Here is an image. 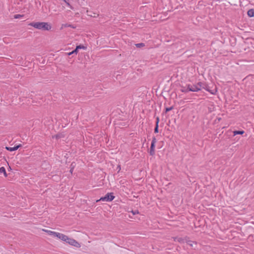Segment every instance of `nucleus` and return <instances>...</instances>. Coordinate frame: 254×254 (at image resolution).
<instances>
[{"instance_id":"nucleus-7","label":"nucleus","mask_w":254,"mask_h":254,"mask_svg":"<svg viewBox=\"0 0 254 254\" xmlns=\"http://www.w3.org/2000/svg\"><path fill=\"white\" fill-rule=\"evenodd\" d=\"M155 144L151 143L149 151V154L151 156H153L155 155Z\"/></svg>"},{"instance_id":"nucleus-8","label":"nucleus","mask_w":254,"mask_h":254,"mask_svg":"<svg viewBox=\"0 0 254 254\" xmlns=\"http://www.w3.org/2000/svg\"><path fill=\"white\" fill-rule=\"evenodd\" d=\"M192 90H191V92H197L200 91V88L197 86V83L195 85H192L191 88Z\"/></svg>"},{"instance_id":"nucleus-24","label":"nucleus","mask_w":254,"mask_h":254,"mask_svg":"<svg viewBox=\"0 0 254 254\" xmlns=\"http://www.w3.org/2000/svg\"><path fill=\"white\" fill-rule=\"evenodd\" d=\"M23 16L21 15H20V14H16V15H14V18H19L21 17H22Z\"/></svg>"},{"instance_id":"nucleus-26","label":"nucleus","mask_w":254,"mask_h":254,"mask_svg":"<svg viewBox=\"0 0 254 254\" xmlns=\"http://www.w3.org/2000/svg\"><path fill=\"white\" fill-rule=\"evenodd\" d=\"M61 136H61V134H56V135L55 136V138H56V139H59V138H61Z\"/></svg>"},{"instance_id":"nucleus-15","label":"nucleus","mask_w":254,"mask_h":254,"mask_svg":"<svg viewBox=\"0 0 254 254\" xmlns=\"http://www.w3.org/2000/svg\"><path fill=\"white\" fill-rule=\"evenodd\" d=\"M74 167H75V163L74 162H72L70 165V169L69 171V172L71 174H72Z\"/></svg>"},{"instance_id":"nucleus-11","label":"nucleus","mask_w":254,"mask_h":254,"mask_svg":"<svg viewBox=\"0 0 254 254\" xmlns=\"http://www.w3.org/2000/svg\"><path fill=\"white\" fill-rule=\"evenodd\" d=\"M1 173H3L4 177H7V176L5 169L4 167H1L0 168V174Z\"/></svg>"},{"instance_id":"nucleus-19","label":"nucleus","mask_w":254,"mask_h":254,"mask_svg":"<svg viewBox=\"0 0 254 254\" xmlns=\"http://www.w3.org/2000/svg\"><path fill=\"white\" fill-rule=\"evenodd\" d=\"M63 26H64V27H71L72 28H75V27H74L73 25L68 24H63Z\"/></svg>"},{"instance_id":"nucleus-4","label":"nucleus","mask_w":254,"mask_h":254,"mask_svg":"<svg viewBox=\"0 0 254 254\" xmlns=\"http://www.w3.org/2000/svg\"><path fill=\"white\" fill-rule=\"evenodd\" d=\"M67 243L69 244V245L74 246L76 248H80V244L77 242L75 240L69 238L68 236L66 239V241H65Z\"/></svg>"},{"instance_id":"nucleus-25","label":"nucleus","mask_w":254,"mask_h":254,"mask_svg":"<svg viewBox=\"0 0 254 254\" xmlns=\"http://www.w3.org/2000/svg\"><path fill=\"white\" fill-rule=\"evenodd\" d=\"M159 118L157 117L156 119L155 125H159Z\"/></svg>"},{"instance_id":"nucleus-2","label":"nucleus","mask_w":254,"mask_h":254,"mask_svg":"<svg viewBox=\"0 0 254 254\" xmlns=\"http://www.w3.org/2000/svg\"><path fill=\"white\" fill-rule=\"evenodd\" d=\"M115 197L113 195V193L108 192L104 196L101 197L99 199L96 200V202H99L101 200L108 202L111 201L115 198Z\"/></svg>"},{"instance_id":"nucleus-28","label":"nucleus","mask_w":254,"mask_h":254,"mask_svg":"<svg viewBox=\"0 0 254 254\" xmlns=\"http://www.w3.org/2000/svg\"><path fill=\"white\" fill-rule=\"evenodd\" d=\"M98 15V14H96V13H94V15H91V16H93L94 17H97V16Z\"/></svg>"},{"instance_id":"nucleus-21","label":"nucleus","mask_w":254,"mask_h":254,"mask_svg":"<svg viewBox=\"0 0 254 254\" xmlns=\"http://www.w3.org/2000/svg\"><path fill=\"white\" fill-rule=\"evenodd\" d=\"M191 85H190V84H187V85H186L187 89H188L189 92V91H191V90H192V89H191Z\"/></svg>"},{"instance_id":"nucleus-23","label":"nucleus","mask_w":254,"mask_h":254,"mask_svg":"<svg viewBox=\"0 0 254 254\" xmlns=\"http://www.w3.org/2000/svg\"><path fill=\"white\" fill-rule=\"evenodd\" d=\"M156 141H157V140H156V139L155 137H153L152 138V140L151 143L155 144Z\"/></svg>"},{"instance_id":"nucleus-31","label":"nucleus","mask_w":254,"mask_h":254,"mask_svg":"<svg viewBox=\"0 0 254 254\" xmlns=\"http://www.w3.org/2000/svg\"><path fill=\"white\" fill-rule=\"evenodd\" d=\"M218 121H220L221 120V118H218Z\"/></svg>"},{"instance_id":"nucleus-17","label":"nucleus","mask_w":254,"mask_h":254,"mask_svg":"<svg viewBox=\"0 0 254 254\" xmlns=\"http://www.w3.org/2000/svg\"><path fill=\"white\" fill-rule=\"evenodd\" d=\"M174 109V107L173 106H171L170 107H167L165 108V113H167V112L171 111L172 110H173Z\"/></svg>"},{"instance_id":"nucleus-18","label":"nucleus","mask_w":254,"mask_h":254,"mask_svg":"<svg viewBox=\"0 0 254 254\" xmlns=\"http://www.w3.org/2000/svg\"><path fill=\"white\" fill-rule=\"evenodd\" d=\"M135 46L137 48H141V47H144L145 46V44L143 43H140L135 44Z\"/></svg>"},{"instance_id":"nucleus-1","label":"nucleus","mask_w":254,"mask_h":254,"mask_svg":"<svg viewBox=\"0 0 254 254\" xmlns=\"http://www.w3.org/2000/svg\"><path fill=\"white\" fill-rule=\"evenodd\" d=\"M29 25L32 26L36 29L43 31H49L52 28V26L50 24L47 22H31L29 24Z\"/></svg>"},{"instance_id":"nucleus-27","label":"nucleus","mask_w":254,"mask_h":254,"mask_svg":"<svg viewBox=\"0 0 254 254\" xmlns=\"http://www.w3.org/2000/svg\"><path fill=\"white\" fill-rule=\"evenodd\" d=\"M64 0L65 2V3H66V4L68 6H69L71 8H72V7L70 5V4L68 2L66 1V0Z\"/></svg>"},{"instance_id":"nucleus-20","label":"nucleus","mask_w":254,"mask_h":254,"mask_svg":"<svg viewBox=\"0 0 254 254\" xmlns=\"http://www.w3.org/2000/svg\"><path fill=\"white\" fill-rule=\"evenodd\" d=\"M158 127H159V125H155V128H154V132L155 133L158 132V131H159Z\"/></svg>"},{"instance_id":"nucleus-14","label":"nucleus","mask_w":254,"mask_h":254,"mask_svg":"<svg viewBox=\"0 0 254 254\" xmlns=\"http://www.w3.org/2000/svg\"><path fill=\"white\" fill-rule=\"evenodd\" d=\"M78 51L77 50V49L75 48L74 50H73L72 51L69 52V53H67V55L68 56H70L72 54H75L76 55L77 53H78Z\"/></svg>"},{"instance_id":"nucleus-12","label":"nucleus","mask_w":254,"mask_h":254,"mask_svg":"<svg viewBox=\"0 0 254 254\" xmlns=\"http://www.w3.org/2000/svg\"><path fill=\"white\" fill-rule=\"evenodd\" d=\"M75 48L77 49V51L78 52V50L79 49L86 50L87 49V47L86 46H84L83 45L80 44V45L76 46Z\"/></svg>"},{"instance_id":"nucleus-6","label":"nucleus","mask_w":254,"mask_h":254,"mask_svg":"<svg viewBox=\"0 0 254 254\" xmlns=\"http://www.w3.org/2000/svg\"><path fill=\"white\" fill-rule=\"evenodd\" d=\"M56 237H57L59 239H61L62 241H64V242H65V241H66V239L67 237V236H66L63 234L58 233V232L57 233V235H56Z\"/></svg>"},{"instance_id":"nucleus-5","label":"nucleus","mask_w":254,"mask_h":254,"mask_svg":"<svg viewBox=\"0 0 254 254\" xmlns=\"http://www.w3.org/2000/svg\"><path fill=\"white\" fill-rule=\"evenodd\" d=\"M21 146L22 145L21 144H19L18 145H15L13 147L6 146L5 149L9 151L12 152L17 150L19 148L21 147Z\"/></svg>"},{"instance_id":"nucleus-10","label":"nucleus","mask_w":254,"mask_h":254,"mask_svg":"<svg viewBox=\"0 0 254 254\" xmlns=\"http://www.w3.org/2000/svg\"><path fill=\"white\" fill-rule=\"evenodd\" d=\"M233 134L234 136L238 134L242 135L245 133V131L243 130H234L233 131Z\"/></svg>"},{"instance_id":"nucleus-30","label":"nucleus","mask_w":254,"mask_h":254,"mask_svg":"<svg viewBox=\"0 0 254 254\" xmlns=\"http://www.w3.org/2000/svg\"><path fill=\"white\" fill-rule=\"evenodd\" d=\"M242 3V0H240V5L241 6V3Z\"/></svg>"},{"instance_id":"nucleus-29","label":"nucleus","mask_w":254,"mask_h":254,"mask_svg":"<svg viewBox=\"0 0 254 254\" xmlns=\"http://www.w3.org/2000/svg\"><path fill=\"white\" fill-rule=\"evenodd\" d=\"M117 168L119 169V172L121 170V166L120 165H119L117 167Z\"/></svg>"},{"instance_id":"nucleus-3","label":"nucleus","mask_w":254,"mask_h":254,"mask_svg":"<svg viewBox=\"0 0 254 254\" xmlns=\"http://www.w3.org/2000/svg\"><path fill=\"white\" fill-rule=\"evenodd\" d=\"M197 86H198V87H199L200 90H201V88H202V89H204L206 91H208L212 94H214V90H210L209 89V86L207 84H206L205 83L198 82L197 83Z\"/></svg>"},{"instance_id":"nucleus-16","label":"nucleus","mask_w":254,"mask_h":254,"mask_svg":"<svg viewBox=\"0 0 254 254\" xmlns=\"http://www.w3.org/2000/svg\"><path fill=\"white\" fill-rule=\"evenodd\" d=\"M181 91L182 92H184V93H187L188 92V90L187 89V86H185V87H182V89H181Z\"/></svg>"},{"instance_id":"nucleus-9","label":"nucleus","mask_w":254,"mask_h":254,"mask_svg":"<svg viewBox=\"0 0 254 254\" xmlns=\"http://www.w3.org/2000/svg\"><path fill=\"white\" fill-rule=\"evenodd\" d=\"M247 14L250 17H254V9H250L247 12Z\"/></svg>"},{"instance_id":"nucleus-13","label":"nucleus","mask_w":254,"mask_h":254,"mask_svg":"<svg viewBox=\"0 0 254 254\" xmlns=\"http://www.w3.org/2000/svg\"><path fill=\"white\" fill-rule=\"evenodd\" d=\"M46 232H47L49 235H53L54 237H56V235H57V233L56 232L50 231V230H44Z\"/></svg>"},{"instance_id":"nucleus-22","label":"nucleus","mask_w":254,"mask_h":254,"mask_svg":"<svg viewBox=\"0 0 254 254\" xmlns=\"http://www.w3.org/2000/svg\"><path fill=\"white\" fill-rule=\"evenodd\" d=\"M131 212L132 213L133 215H135V214H137L139 213V211L137 210H134V211L132 210L131 211Z\"/></svg>"}]
</instances>
